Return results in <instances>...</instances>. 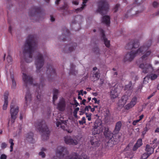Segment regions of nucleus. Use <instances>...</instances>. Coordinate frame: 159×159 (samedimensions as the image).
I'll return each instance as SVG.
<instances>
[{"instance_id":"obj_28","label":"nucleus","mask_w":159,"mask_h":159,"mask_svg":"<svg viewBox=\"0 0 159 159\" xmlns=\"http://www.w3.org/2000/svg\"><path fill=\"white\" fill-rule=\"evenodd\" d=\"M79 155L76 153H74L72 154V157L69 159H82L81 158H78ZM83 159H89L88 157L84 158Z\"/></svg>"},{"instance_id":"obj_2","label":"nucleus","mask_w":159,"mask_h":159,"mask_svg":"<svg viewBox=\"0 0 159 159\" xmlns=\"http://www.w3.org/2000/svg\"><path fill=\"white\" fill-rule=\"evenodd\" d=\"M37 47V42L33 35L28 36L24 44L23 52V59L27 63H30L33 60L32 55Z\"/></svg>"},{"instance_id":"obj_10","label":"nucleus","mask_w":159,"mask_h":159,"mask_svg":"<svg viewBox=\"0 0 159 159\" xmlns=\"http://www.w3.org/2000/svg\"><path fill=\"white\" fill-rule=\"evenodd\" d=\"M56 154L59 158L62 159L64 156L68 154V152L66 148L63 147L59 146L57 148Z\"/></svg>"},{"instance_id":"obj_42","label":"nucleus","mask_w":159,"mask_h":159,"mask_svg":"<svg viewBox=\"0 0 159 159\" xmlns=\"http://www.w3.org/2000/svg\"><path fill=\"white\" fill-rule=\"evenodd\" d=\"M85 114L86 116V117L87 118V119L89 121H90L91 120V114L88 113L87 112L85 113Z\"/></svg>"},{"instance_id":"obj_7","label":"nucleus","mask_w":159,"mask_h":159,"mask_svg":"<svg viewBox=\"0 0 159 159\" xmlns=\"http://www.w3.org/2000/svg\"><path fill=\"white\" fill-rule=\"evenodd\" d=\"M104 135L106 138L109 139L107 142V145L108 146L112 147L113 145L116 144L117 143H113V141L109 142L110 140L112 139L114 136V134L112 133L111 132L109 131L108 127L107 126H105L104 127V130L103 131Z\"/></svg>"},{"instance_id":"obj_30","label":"nucleus","mask_w":159,"mask_h":159,"mask_svg":"<svg viewBox=\"0 0 159 159\" xmlns=\"http://www.w3.org/2000/svg\"><path fill=\"white\" fill-rule=\"evenodd\" d=\"M10 77L12 81V85L11 88L12 89H15L16 86V84L14 79V75L13 74H11Z\"/></svg>"},{"instance_id":"obj_33","label":"nucleus","mask_w":159,"mask_h":159,"mask_svg":"<svg viewBox=\"0 0 159 159\" xmlns=\"http://www.w3.org/2000/svg\"><path fill=\"white\" fill-rule=\"evenodd\" d=\"M38 89H37V90L36 91L35 94H37V99L39 101H41V100L40 99L42 98V96L41 95V91H40V92L39 93V90H38Z\"/></svg>"},{"instance_id":"obj_54","label":"nucleus","mask_w":159,"mask_h":159,"mask_svg":"<svg viewBox=\"0 0 159 159\" xmlns=\"http://www.w3.org/2000/svg\"><path fill=\"white\" fill-rule=\"evenodd\" d=\"M39 155L40 156H41L43 158H44L45 157V153L42 151H41L39 153Z\"/></svg>"},{"instance_id":"obj_59","label":"nucleus","mask_w":159,"mask_h":159,"mask_svg":"<svg viewBox=\"0 0 159 159\" xmlns=\"http://www.w3.org/2000/svg\"><path fill=\"white\" fill-rule=\"evenodd\" d=\"M139 122V121L138 120H134L132 124L133 125H136Z\"/></svg>"},{"instance_id":"obj_29","label":"nucleus","mask_w":159,"mask_h":159,"mask_svg":"<svg viewBox=\"0 0 159 159\" xmlns=\"http://www.w3.org/2000/svg\"><path fill=\"white\" fill-rule=\"evenodd\" d=\"M62 31L63 35H65L67 36H69L70 34V32L69 30L67 29L65 27L62 28Z\"/></svg>"},{"instance_id":"obj_32","label":"nucleus","mask_w":159,"mask_h":159,"mask_svg":"<svg viewBox=\"0 0 159 159\" xmlns=\"http://www.w3.org/2000/svg\"><path fill=\"white\" fill-rule=\"evenodd\" d=\"M93 77L94 78V79H95L93 80V81L98 80L100 77V72H96L93 75Z\"/></svg>"},{"instance_id":"obj_62","label":"nucleus","mask_w":159,"mask_h":159,"mask_svg":"<svg viewBox=\"0 0 159 159\" xmlns=\"http://www.w3.org/2000/svg\"><path fill=\"white\" fill-rule=\"evenodd\" d=\"M143 116H144V115H143L142 114V115H141L139 117V120H138L139 121L141 120L143 118Z\"/></svg>"},{"instance_id":"obj_8","label":"nucleus","mask_w":159,"mask_h":159,"mask_svg":"<svg viewBox=\"0 0 159 159\" xmlns=\"http://www.w3.org/2000/svg\"><path fill=\"white\" fill-rule=\"evenodd\" d=\"M38 56L35 59V64L36 66V72H39L40 71V69L44 65V60L42 54L39 52H37Z\"/></svg>"},{"instance_id":"obj_21","label":"nucleus","mask_w":159,"mask_h":159,"mask_svg":"<svg viewBox=\"0 0 159 159\" xmlns=\"http://www.w3.org/2000/svg\"><path fill=\"white\" fill-rule=\"evenodd\" d=\"M67 120H60V121H57L56 124L57 127H59L60 125L62 129L64 130H66V123Z\"/></svg>"},{"instance_id":"obj_40","label":"nucleus","mask_w":159,"mask_h":159,"mask_svg":"<svg viewBox=\"0 0 159 159\" xmlns=\"http://www.w3.org/2000/svg\"><path fill=\"white\" fill-rule=\"evenodd\" d=\"M7 62L10 64H11L12 61V59L11 57L9 55H8L7 57Z\"/></svg>"},{"instance_id":"obj_11","label":"nucleus","mask_w":159,"mask_h":159,"mask_svg":"<svg viewBox=\"0 0 159 159\" xmlns=\"http://www.w3.org/2000/svg\"><path fill=\"white\" fill-rule=\"evenodd\" d=\"M23 80L24 82V85L26 88L27 87V84L32 85L33 83V79L30 76L27 75L26 74L23 73Z\"/></svg>"},{"instance_id":"obj_55","label":"nucleus","mask_w":159,"mask_h":159,"mask_svg":"<svg viewBox=\"0 0 159 159\" xmlns=\"http://www.w3.org/2000/svg\"><path fill=\"white\" fill-rule=\"evenodd\" d=\"M139 147L135 143L133 147V150L134 151H136Z\"/></svg>"},{"instance_id":"obj_15","label":"nucleus","mask_w":159,"mask_h":159,"mask_svg":"<svg viewBox=\"0 0 159 159\" xmlns=\"http://www.w3.org/2000/svg\"><path fill=\"white\" fill-rule=\"evenodd\" d=\"M64 138V141L66 144L76 145L78 143V142L76 139H72L70 136H65Z\"/></svg>"},{"instance_id":"obj_57","label":"nucleus","mask_w":159,"mask_h":159,"mask_svg":"<svg viewBox=\"0 0 159 159\" xmlns=\"http://www.w3.org/2000/svg\"><path fill=\"white\" fill-rule=\"evenodd\" d=\"M7 146V145L6 143H4V142L2 143L1 144V147L2 149L6 147Z\"/></svg>"},{"instance_id":"obj_31","label":"nucleus","mask_w":159,"mask_h":159,"mask_svg":"<svg viewBox=\"0 0 159 159\" xmlns=\"http://www.w3.org/2000/svg\"><path fill=\"white\" fill-rule=\"evenodd\" d=\"M132 82L129 81V84L126 85L125 88V90H130L132 89Z\"/></svg>"},{"instance_id":"obj_56","label":"nucleus","mask_w":159,"mask_h":159,"mask_svg":"<svg viewBox=\"0 0 159 159\" xmlns=\"http://www.w3.org/2000/svg\"><path fill=\"white\" fill-rule=\"evenodd\" d=\"M92 100H93L94 101L95 103H97L98 104H99L100 103V100H97V98H93Z\"/></svg>"},{"instance_id":"obj_22","label":"nucleus","mask_w":159,"mask_h":159,"mask_svg":"<svg viewBox=\"0 0 159 159\" xmlns=\"http://www.w3.org/2000/svg\"><path fill=\"white\" fill-rule=\"evenodd\" d=\"M145 151L146 152V153L149 155H151L154 152V148L148 145L147 144L146 146Z\"/></svg>"},{"instance_id":"obj_13","label":"nucleus","mask_w":159,"mask_h":159,"mask_svg":"<svg viewBox=\"0 0 159 159\" xmlns=\"http://www.w3.org/2000/svg\"><path fill=\"white\" fill-rule=\"evenodd\" d=\"M46 72L48 74V78L51 77H54L56 75L55 70L53 66L51 65L47 64V70Z\"/></svg>"},{"instance_id":"obj_26","label":"nucleus","mask_w":159,"mask_h":159,"mask_svg":"<svg viewBox=\"0 0 159 159\" xmlns=\"http://www.w3.org/2000/svg\"><path fill=\"white\" fill-rule=\"evenodd\" d=\"M25 98V104L26 106H27L28 102V101H30L31 99V95L29 90H28L26 93Z\"/></svg>"},{"instance_id":"obj_52","label":"nucleus","mask_w":159,"mask_h":159,"mask_svg":"<svg viewBox=\"0 0 159 159\" xmlns=\"http://www.w3.org/2000/svg\"><path fill=\"white\" fill-rule=\"evenodd\" d=\"M159 3L156 2H154L152 3V6L153 7L156 8L159 5Z\"/></svg>"},{"instance_id":"obj_41","label":"nucleus","mask_w":159,"mask_h":159,"mask_svg":"<svg viewBox=\"0 0 159 159\" xmlns=\"http://www.w3.org/2000/svg\"><path fill=\"white\" fill-rule=\"evenodd\" d=\"M150 156L146 153H145L142 155L141 159H147Z\"/></svg>"},{"instance_id":"obj_27","label":"nucleus","mask_w":159,"mask_h":159,"mask_svg":"<svg viewBox=\"0 0 159 159\" xmlns=\"http://www.w3.org/2000/svg\"><path fill=\"white\" fill-rule=\"evenodd\" d=\"M83 0V4L82 7L80 8H77L75 10V11H76L77 13L81 11L84 9V7L86 6V3H87L88 1V0Z\"/></svg>"},{"instance_id":"obj_46","label":"nucleus","mask_w":159,"mask_h":159,"mask_svg":"<svg viewBox=\"0 0 159 159\" xmlns=\"http://www.w3.org/2000/svg\"><path fill=\"white\" fill-rule=\"evenodd\" d=\"M9 93L8 91H6L4 94V100L8 101V96Z\"/></svg>"},{"instance_id":"obj_23","label":"nucleus","mask_w":159,"mask_h":159,"mask_svg":"<svg viewBox=\"0 0 159 159\" xmlns=\"http://www.w3.org/2000/svg\"><path fill=\"white\" fill-rule=\"evenodd\" d=\"M33 136L34 134L32 132L28 133L26 135V139L30 142L33 143L34 142Z\"/></svg>"},{"instance_id":"obj_36","label":"nucleus","mask_w":159,"mask_h":159,"mask_svg":"<svg viewBox=\"0 0 159 159\" xmlns=\"http://www.w3.org/2000/svg\"><path fill=\"white\" fill-rule=\"evenodd\" d=\"M143 1L144 0H136L133 3V5L138 6L139 5L141 4Z\"/></svg>"},{"instance_id":"obj_45","label":"nucleus","mask_w":159,"mask_h":159,"mask_svg":"<svg viewBox=\"0 0 159 159\" xmlns=\"http://www.w3.org/2000/svg\"><path fill=\"white\" fill-rule=\"evenodd\" d=\"M125 104L122 100H119L118 102V105L119 107L123 106Z\"/></svg>"},{"instance_id":"obj_61","label":"nucleus","mask_w":159,"mask_h":159,"mask_svg":"<svg viewBox=\"0 0 159 159\" xmlns=\"http://www.w3.org/2000/svg\"><path fill=\"white\" fill-rule=\"evenodd\" d=\"M83 95V90H80V92H79L78 95Z\"/></svg>"},{"instance_id":"obj_64","label":"nucleus","mask_w":159,"mask_h":159,"mask_svg":"<svg viewBox=\"0 0 159 159\" xmlns=\"http://www.w3.org/2000/svg\"><path fill=\"white\" fill-rule=\"evenodd\" d=\"M86 102V100L85 99H84L82 101L81 103V104H83L84 105H85V102Z\"/></svg>"},{"instance_id":"obj_50","label":"nucleus","mask_w":159,"mask_h":159,"mask_svg":"<svg viewBox=\"0 0 159 159\" xmlns=\"http://www.w3.org/2000/svg\"><path fill=\"white\" fill-rule=\"evenodd\" d=\"M20 67L21 69H22V71L24 72L25 70V66L23 62H21Z\"/></svg>"},{"instance_id":"obj_35","label":"nucleus","mask_w":159,"mask_h":159,"mask_svg":"<svg viewBox=\"0 0 159 159\" xmlns=\"http://www.w3.org/2000/svg\"><path fill=\"white\" fill-rule=\"evenodd\" d=\"M9 143L11 144L10 146V152H11L13 150V146L14 145L13 143V140L11 139L9 140Z\"/></svg>"},{"instance_id":"obj_25","label":"nucleus","mask_w":159,"mask_h":159,"mask_svg":"<svg viewBox=\"0 0 159 159\" xmlns=\"http://www.w3.org/2000/svg\"><path fill=\"white\" fill-rule=\"evenodd\" d=\"M118 94L117 92V89L116 88H114V89H112L111 91V98H115L118 97Z\"/></svg>"},{"instance_id":"obj_12","label":"nucleus","mask_w":159,"mask_h":159,"mask_svg":"<svg viewBox=\"0 0 159 159\" xmlns=\"http://www.w3.org/2000/svg\"><path fill=\"white\" fill-rule=\"evenodd\" d=\"M139 40L135 39L131 40L125 46V48L127 49H130L133 48H137L139 47Z\"/></svg>"},{"instance_id":"obj_34","label":"nucleus","mask_w":159,"mask_h":159,"mask_svg":"<svg viewBox=\"0 0 159 159\" xmlns=\"http://www.w3.org/2000/svg\"><path fill=\"white\" fill-rule=\"evenodd\" d=\"M158 76L157 75L154 74H152L149 75V78L152 80H154L156 79L157 77Z\"/></svg>"},{"instance_id":"obj_38","label":"nucleus","mask_w":159,"mask_h":159,"mask_svg":"<svg viewBox=\"0 0 159 159\" xmlns=\"http://www.w3.org/2000/svg\"><path fill=\"white\" fill-rule=\"evenodd\" d=\"M36 85H37V86L38 87L37 90V89H38V90L39 91V90L40 91H41L40 92H42V91H41V90L40 89L41 88H42L43 87V83H42V81H41V83L40 84H39V85H38V84H36Z\"/></svg>"},{"instance_id":"obj_44","label":"nucleus","mask_w":159,"mask_h":159,"mask_svg":"<svg viewBox=\"0 0 159 159\" xmlns=\"http://www.w3.org/2000/svg\"><path fill=\"white\" fill-rule=\"evenodd\" d=\"M8 101L4 100V104L3 106V109L4 110H6L7 109L8 105Z\"/></svg>"},{"instance_id":"obj_63","label":"nucleus","mask_w":159,"mask_h":159,"mask_svg":"<svg viewBox=\"0 0 159 159\" xmlns=\"http://www.w3.org/2000/svg\"><path fill=\"white\" fill-rule=\"evenodd\" d=\"M95 49H96L95 50V49H93V50L94 51V52H98L99 51V48L98 47H96V48Z\"/></svg>"},{"instance_id":"obj_5","label":"nucleus","mask_w":159,"mask_h":159,"mask_svg":"<svg viewBox=\"0 0 159 159\" xmlns=\"http://www.w3.org/2000/svg\"><path fill=\"white\" fill-rule=\"evenodd\" d=\"M109 8L108 3L105 0H101L98 3L97 11L102 15L107 14Z\"/></svg>"},{"instance_id":"obj_37","label":"nucleus","mask_w":159,"mask_h":159,"mask_svg":"<svg viewBox=\"0 0 159 159\" xmlns=\"http://www.w3.org/2000/svg\"><path fill=\"white\" fill-rule=\"evenodd\" d=\"M128 99V97L127 95H124L122 96L120 100H122L124 102V103H126Z\"/></svg>"},{"instance_id":"obj_19","label":"nucleus","mask_w":159,"mask_h":159,"mask_svg":"<svg viewBox=\"0 0 159 159\" xmlns=\"http://www.w3.org/2000/svg\"><path fill=\"white\" fill-rule=\"evenodd\" d=\"M97 137H98V136H94L91 138L90 143L94 147L98 146L99 144V139Z\"/></svg>"},{"instance_id":"obj_3","label":"nucleus","mask_w":159,"mask_h":159,"mask_svg":"<svg viewBox=\"0 0 159 159\" xmlns=\"http://www.w3.org/2000/svg\"><path fill=\"white\" fill-rule=\"evenodd\" d=\"M34 126L39 132L43 134L42 135L43 140H47L49 138L50 131L44 120H39L35 123Z\"/></svg>"},{"instance_id":"obj_24","label":"nucleus","mask_w":159,"mask_h":159,"mask_svg":"<svg viewBox=\"0 0 159 159\" xmlns=\"http://www.w3.org/2000/svg\"><path fill=\"white\" fill-rule=\"evenodd\" d=\"M102 22L107 25H109L110 23V17L108 16H103L102 19Z\"/></svg>"},{"instance_id":"obj_4","label":"nucleus","mask_w":159,"mask_h":159,"mask_svg":"<svg viewBox=\"0 0 159 159\" xmlns=\"http://www.w3.org/2000/svg\"><path fill=\"white\" fill-rule=\"evenodd\" d=\"M122 125V123L120 121H119L116 123L115 127L113 132V133L114 134V136L112 139L110 140L109 142L113 140H113V143H118L120 141L121 134L119 133V132L120 129Z\"/></svg>"},{"instance_id":"obj_1","label":"nucleus","mask_w":159,"mask_h":159,"mask_svg":"<svg viewBox=\"0 0 159 159\" xmlns=\"http://www.w3.org/2000/svg\"><path fill=\"white\" fill-rule=\"evenodd\" d=\"M152 43V40H149L147 44L144 45L140 47L137 50H131L130 52L128 53L124 58V60L125 62L128 61H131L137 56L141 55L146 53L141 57V59L142 60L143 63L141 64L139 66L142 70V72L146 74L153 70L152 66L150 62L147 60L148 56L150 54L151 52L150 51H147L150 47Z\"/></svg>"},{"instance_id":"obj_51","label":"nucleus","mask_w":159,"mask_h":159,"mask_svg":"<svg viewBox=\"0 0 159 159\" xmlns=\"http://www.w3.org/2000/svg\"><path fill=\"white\" fill-rule=\"evenodd\" d=\"M57 95L56 94H53V103H54V102L57 98Z\"/></svg>"},{"instance_id":"obj_39","label":"nucleus","mask_w":159,"mask_h":159,"mask_svg":"<svg viewBox=\"0 0 159 159\" xmlns=\"http://www.w3.org/2000/svg\"><path fill=\"white\" fill-rule=\"evenodd\" d=\"M136 144H137L139 147H140L143 144L142 139H138L137 142L136 143Z\"/></svg>"},{"instance_id":"obj_60","label":"nucleus","mask_w":159,"mask_h":159,"mask_svg":"<svg viewBox=\"0 0 159 159\" xmlns=\"http://www.w3.org/2000/svg\"><path fill=\"white\" fill-rule=\"evenodd\" d=\"M58 90L57 89H53V94L58 95Z\"/></svg>"},{"instance_id":"obj_58","label":"nucleus","mask_w":159,"mask_h":159,"mask_svg":"<svg viewBox=\"0 0 159 159\" xmlns=\"http://www.w3.org/2000/svg\"><path fill=\"white\" fill-rule=\"evenodd\" d=\"M0 159H6L7 156L4 154H2L0 156Z\"/></svg>"},{"instance_id":"obj_47","label":"nucleus","mask_w":159,"mask_h":159,"mask_svg":"<svg viewBox=\"0 0 159 159\" xmlns=\"http://www.w3.org/2000/svg\"><path fill=\"white\" fill-rule=\"evenodd\" d=\"M90 108H91V106H86L84 109L83 110V113H85V112L86 111H88Z\"/></svg>"},{"instance_id":"obj_14","label":"nucleus","mask_w":159,"mask_h":159,"mask_svg":"<svg viewBox=\"0 0 159 159\" xmlns=\"http://www.w3.org/2000/svg\"><path fill=\"white\" fill-rule=\"evenodd\" d=\"M41 12L42 10L40 7L34 6L30 10L29 14L30 16H35L36 13H40Z\"/></svg>"},{"instance_id":"obj_49","label":"nucleus","mask_w":159,"mask_h":159,"mask_svg":"<svg viewBox=\"0 0 159 159\" xmlns=\"http://www.w3.org/2000/svg\"><path fill=\"white\" fill-rule=\"evenodd\" d=\"M68 8V5H67L64 3V6H63V7H61V10H67Z\"/></svg>"},{"instance_id":"obj_48","label":"nucleus","mask_w":159,"mask_h":159,"mask_svg":"<svg viewBox=\"0 0 159 159\" xmlns=\"http://www.w3.org/2000/svg\"><path fill=\"white\" fill-rule=\"evenodd\" d=\"M120 5L119 4H117L114 8V12H116L118 10V9L120 7Z\"/></svg>"},{"instance_id":"obj_9","label":"nucleus","mask_w":159,"mask_h":159,"mask_svg":"<svg viewBox=\"0 0 159 159\" xmlns=\"http://www.w3.org/2000/svg\"><path fill=\"white\" fill-rule=\"evenodd\" d=\"M10 108L11 121L12 123H14L17 117L16 116L19 112V107L15 104L12 103L10 106Z\"/></svg>"},{"instance_id":"obj_43","label":"nucleus","mask_w":159,"mask_h":159,"mask_svg":"<svg viewBox=\"0 0 159 159\" xmlns=\"http://www.w3.org/2000/svg\"><path fill=\"white\" fill-rule=\"evenodd\" d=\"M79 122L80 125H83L86 123L85 118L84 117H83L82 118V120H79Z\"/></svg>"},{"instance_id":"obj_6","label":"nucleus","mask_w":159,"mask_h":159,"mask_svg":"<svg viewBox=\"0 0 159 159\" xmlns=\"http://www.w3.org/2000/svg\"><path fill=\"white\" fill-rule=\"evenodd\" d=\"M102 125L101 120L98 119L96 120L92 129V134L93 135L99 134L104 130V127Z\"/></svg>"},{"instance_id":"obj_53","label":"nucleus","mask_w":159,"mask_h":159,"mask_svg":"<svg viewBox=\"0 0 159 159\" xmlns=\"http://www.w3.org/2000/svg\"><path fill=\"white\" fill-rule=\"evenodd\" d=\"M148 129L147 127H146L145 128H144L143 129V130L142 133V134L143 135L145 134L146 133V132L148 131Z\"/></svg>"},{"instance_id":"obj_17","label":"nucleus","mask_w":159,"mask_h":159,"mask_svg":"<svg viewBox=\"0 0 159 159\" xmlns=\"http://www.w3.org/2000/svg\"><path fill=\"white\" fill-rule=\"evenodd\" d=\"M99 30L101 34V39L104 42L105 46L107 47H109L110 46V41L106 38L104 31L102 29H100Z\"/></svg>"},{"instance_id":"obj_20","label":"nucleus","mask_w":159,"mask_h":159,"mask_svg":"<svg viewBox=\"0 0 159 159\" xmlns=\"http://www.w3.org/2000/svg\"><path fill=\"white\" fill-rule=\"evenodd\" d=\"M66 107L65 102L63 98H61L57 105L58 109L60 111H63Z\"/></svg>"},{"instance_id":"obj_18","label":"nucleus","mask_w":159,"mask_h":159,"mask_svg":"<svg viewBox=\"0 0 159 159\" xmlns=\"http://www.w3.org/2000/svg\"><path fill=\"white\" fill-rule=\"evenodd\" d=\"M70 46L69 47L68 49L67 48L68 46L66 45L65 47V49L63 50V52L65 53H68L73 51L76 48L77 46V44L74 43L70 44Z\"/></svg>"},{"instance_id":"obj_16","label":"nucleus","mask_w":159,"mask_h":159,"mask_svg":"<svg viewBox=\"0 0 159 159\" xmlns=\"http://www.w3.org/2000/svg\"><path fill=\"white\" fill-rule=\"evenodd\" d=\"M137 100V98L136 96L133 97L132 99L130 102L125 106V110H128L130 108L133 107L136 104Z\"/></svg>"}]
</instances>
